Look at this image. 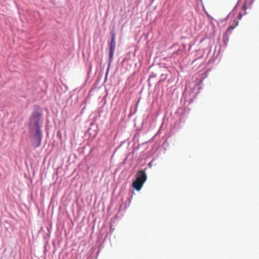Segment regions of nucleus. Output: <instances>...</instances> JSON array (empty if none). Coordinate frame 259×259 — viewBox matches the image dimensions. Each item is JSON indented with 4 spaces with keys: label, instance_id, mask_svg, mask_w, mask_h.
<instances>
[{
    "label": "nucleus",
    "instance_id": "obj_5",
    "mask_svg": "<svg viewBox=\"0 0 259 259\" xmlns=\"http://www.w3.org/2000/svg\"><path fill=\"white\" fill-rule=\"evenodd\" d=\"M241 17H242V15L240 14L239 15V16H238V18H239V19H240L241 18Z\"/></svg>",
    "mask_w": 259,
    "mask_h": 259
},
{
    "label": "nucleus",
    "instance_id": "obj_6",
    "mask_svg": "<svg viewBox=\"0 0 259 259\" xmlns=\"http://www.w3.org/2000/svg\"><path fill=\"white\" fill-rule=\"evenodd\" d=\"M108 70H107V72H106V77L107 76V74H108Z\"/></svg>",
    "mask_w": 259,
    "mask_h": 259
},
{
    "label": "nucleus",
    "instance_id": "obj_1",
    "mask_svg": "<svg viewBox=\"0 0 259 259\" xmlns=\"http://www.w3.org/2000/svg\"><path fill=\"white\" fill-rule=\"evenodd\" d=\"M41 115L38 112H34L32 113L30 120V131L34 133L32 136V144L35 147H39L41 142L42 134L39 127Z\"/></svg>",
    "mask_w": 259,
    "mask_h": 259
},
{
    "label": "nucleus",
    "instance_id": "obj_2",
    "mask_svg": "<svg viewBox=\"0 0 259 259\" xmlns=\"http://www.w3.org/2000/svg\"><path fill=\"white\" fill-rule=\"evenodd\" d=\"M147 176L143 170L138 171L136 175V178L133 182V187L138 191H139L142 187L144 183L146 181Z\"/></svg>",
    "mask_w": 259,
    "mask_h": 259
},
{
    "label": "nucleus",
    "instance_id": "obj_3",
    "mask_svg": "<svg viewBox=\"0 0 259 259\" xmlns=\"http://www.w3.org/2000/svg\"><path fill=\"white\" fill-rule=\"evenodd\" d=\"M111 40L110 44V53L109 57L110 60H112V58L113 56L114 52L115 49L116 42H115V37L116 34L114 31L111 32Z\"/></svg>",
    "mask_w": 259,
    "mask_h": 259
},
{
    "label": "nucleus",
    "instance_id": "obj_4",
    "mask_svg": "<svg viewBox=\"0 0 259 259\" xmlns=\"http://www.w3.org/2000/svg\"><path fill=\"white\" fill-rule=\"evenodd\" d=\"M238 25V21L236 20H234L231 23L229 27L228 28L226 33H231L232 31Z\"/></svg>",
    "mask_w": 259,
    "mask_h": 259
}]
</instances>
